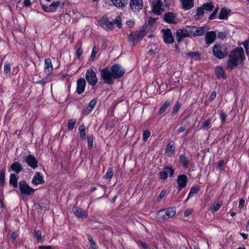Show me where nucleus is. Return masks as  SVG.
<instances>
[{
	"label": "nucleus",
	"mask_w": 249,
	"mask_h": 249,
	"mask_svg": "<svg viewBox=\"0 0 249 249\" xmlns=\"http://www.w3.org/2000/svg\"><path fill=\"white\" fill-rule=\"evenodd\" d=\"M98 52V48L96 46L93 47L92 51V53L90 56V60H93L95 58L97 53Z\"/></svg>",
	"instance_id": "de8ad7c7"
},
{
	"label": "nucleus",
	"mask_w": 249,
	"mask_h": 249,
	"mask_svg": "<svg viewBox=\"0 0 249 249\" xmlns=\"http://www.w3.org/2000/svg\"><path fill=\"white\" fill-rule=\"evenodd\" d=\"M40 3L41 4V7H42V9H43V10L45 12H48V13L49 12H53L50 5L49 6H46L44 4H43L42 3V2H40Z\"/></svg>",
	"instance_id": "603ef678"
},
{
	"label": "nucleus",
	"mask_w": 249,
	"mask_h": 249,
	"mask_svg": "<svg viewBox=\"0 0 249 249\" xmlns=\"http://www.w3.org/2000/svg\"><path fill=\"white\" fill-rule=\"evenodd\" d=\"M220 118L222 123H224L227 118V114L223 110L221 111Z\"/></svg>",
	"instance_id": "864d4df0"
},
{
	"label": "nucleus",
	"mask_w": 249,
	"mask_h": 249,
	"mask_svg": "<svg viewBox=\"0 0 249 249\" xmlns=\"http://www.w3.org/2000/svg\"><path fill=\"white\" fill-rule=\"evenodd\" d=\"M5 171L4 169L0 170V184L3 185L5 180Z\"/></svg>",
	"instance_id": "49530a36"
},
{
	"label": "nucleus",
	"mask_w": 249,
	"mask_h": 249,
	"mask_svg": "<svg viewBox=\"0 0 249 249\" xmlns=\"http://www.w3.org/2000/svg\"><path fill=\"white\" fill-rule=\"evenodd\" d=\"M228 11L227 9L222 8L218 16V18L220 19H225L227 17Z\"/></svg>",
	"instance_id": "c9c22d12"
},
{
	"label": "nucleus",
	"mask_w": 249,
	"mask_h": 249,
	"mask_svg": "<svg viewBox=\"0 0 249 249\" xmlns=\"http://www.w3.org/2000/svg\"><path fill=\"white\" fill-rule=\"evenodd\" d=\"M204 13V10L202 7H199L197 9L196 14L195 15L196 18L197 19H200L203 17Z\"/></svg>",
	"instance_id": "e433bc0d"
},
{
	"label": "nucleus",
	"mask_w": 249,
	"mask_h": 249,
	"mask_svg": "<svg viewBox=\"0 0 249 249\" xmlns=\"http://www.w3.org/2000/svg\"><path fill=\"white\" fill-rule=\"evenodd\" d=\"M152 11L157 15H160L163 11V3L161 0H154L152 1Z\"/></svg>",
	"instance_id": "6e6552de"
},
{
	"label": "nucleus",
	"mask_w": 249,
	"mask_h": 249,
	"mask_svg": "<svg viewBox=\"0 0 249 249\" xmlns=\"http://www.w3.org/2000/svg\"><path fill=\"white\" fill-rule=\"evenodd\" d=\"M163 34L164 41L167 44H172L174 42V38L170 29L162 30Z\"/></svg>",
	"instance_id": "f8f14e48"
},
{
	"label": "nucleus",
	"mask_w": 249,
	"mask_h": 249,
	"mask_svg": "<svg viewBox=\"0 0 249 249\" xmlns=\"http://www.w3.org/2000/svg\"><path fill=\"white\" fill-rule=\"evenodd\" d=\"M126 25L130 28H132L134 25V22L132 20H128L126 22Z\"/></svg>",
	"instance_id": "338daca9"
},
{
	"label": "nucleus",
	"mask_w": 249,
	"mask_h": 249,
	"mask_svg": "<svg viewBox=\"0 0 249 249\" xmlns=\"http://www.w3.org/2000/svg\"><path fill=\"white\" fill-rule=\"evenodd\" d=\"M18 237V234L16 232H12L10 238L12 239V242H14L17 239Z\"/></svg>",
	"instance_id": "13d9d810"
},
{
	"label": "nucleus",
	"mask_w": 249,
	"mask_h": 249,
	"mask_svg": "<svg viewBox=\"0 0 249 249\" xmlns=\"http://www.w3.org/2000/svg\"><path fill=\"white\" fill-rule=\"evenodd\" d=\"M97 103V99H94L90 101V102L89 103L87 108L83 110V112L85 115H89L91 111L93 110L94 107H95V105Z\"/></svg>",
	"instance_id": "4be33fe9"
},
{
	"label": "nucleus",
	"mask_w": 249,
	"mask_h": 249,
	"mask_svg": "<svg viewBox=\"0 0 249 249\" xmlns=\"http://www.w3.org/2000/svg\"><path fill=\"white\" fill-rule=\"evenodd\" d=\"M113 5L117 8L124 7L128 3V0H110Z\"/></svg>",
	"instance_id": "393cba45"
},
{
	"label": "nucleus",
	"mask_w": 249,
	"mask_h": 249,
	"mask_svg": "<svg viewBox=\"0 0 249 249\" xmlns=\"http://www.w3.org/2000/svg\"><path fill=\"white\" fill-rule=\"evenodd\" d=\"M39 249H52V247L51 246H40L38 247Z\"/></svg>",
	"instance_id": "774afa93"
},
{
	"label": "nucleus",
	"mask_w": 249,
	"mask_h": 249,
	"mask_svg": "<svg viewBox=\"0 0 249 249\" xmlns=\"http://www.w3.org/2000/svg\"><path fill=\"white\" fill-rule=\"evenodd\" d=\"M164 20L168 23H175L176 22V16L172 12H168L164 15Z\"/></svg>",
	"instance_id": "6ab92c4d"
},
{
	"label": "nucleus",
	"mask_w": 249,
	"mask_h": 249,
	"mask_svg": "<svg viewBox=\"0 0 249 249\" xmlns=\"http://www.w3.org/2000/svg\"><path fill=\"white\" fill-rule=\"evenodd\" d=\"M209 30L207 26H203L199 28L196 27L195 36H202Z\"/></svg>",
	"instance_id": "c85d7f7f"
},
{
	"label": "nucleus",
	"mask_w": 249,
	"mask_h": 249,
	"mask_svg": "<svg viewBox=\"0 0 249 249\" xmlns=\"http://www.w3.org/2000/svg\"><path fill=\"white\" fill-rule=\"evenodd\" d=\"M174 169L171 166H164L163 171L159 173L160 178L162 180H165L168 176L170 177H172L174 173Z\"/></svg>",
	"instance_id": "0eeeda50"
},
{
	"label": "nucleus",
	"mask_w": 249,
	"mask_h": 249,
	"mask_svg": "<svg viewBox=\"0 0 249 249\" xmlns=\"http://www.w3.org/2000/svg\"><path fill=\"white\" fill-rule=\"evenodd\" d=\"M149 47L150 49L148 51V53L150 55H152L153 53H155L158 49L157 47L155 44H151L149 46Z\"/></svg>",
	"instance_id": "37998d69"
},
{
	"label": "nucleus",
	"mask_w": 249,
	"mask_h": 249,
	"mask_svg": "<svg viewBox=\"0 0 249 249\" xmlns=\"http://www.w3.org/2000/svg\"><path fill=\"white\" fill-rule=\"evenodd\" d=\"M11 68V65L8 62H6L4 65V71L5 73L7 74L10 72Z\"/></svg>",
	"instance_id": "c03bdc74"
},
{
	"label": "nucleus",
	"mask_w": 249,
	"mask_h": 249,
	"mask_svg": "<svg viewBox=\"0 0 249 249\" xmlns=\"http://www.w3.org/2000/svg\"><path fill=\"white\" fill-rule=\"evenodd\" d=\"M217 11V10L216 9V10L213 11V13L210 16V17H209L210 19H213L216 18Z\"/></svg>",
	"instance_id": "69168bd1"
},
{
	"label": "nucleus",
	"mask_w": 249,
	"mask_h": 249,
	"mask_svg": "<svg viewBox=\"0 0 249 249\" xmlns=\"http://www.w3.org/2000/svg\"><path fill=\"white\" fill-rule=\"evenodd\" d=\"M10 168L17 174L19 173L22 170L21 164L18 162H15L11 165Z\"/></svg>",
	"instance_id": "bb28decb"
},
{
	"label": "nucleus",
	"mask_w": 249,
	"mask_h": 249,
	"mask_svg": "<svg viewBox=\"0 0 249 249\" xmlns=\"http://www.w3.org/2000/svg\"><path fill=\"white\" fill-rule=\"evenodd\" d=\"M72 212L74 214L78 217H86L88 215V213L86 211H84L77 207L74 206L72 208Z\"/></svg>",
	"instance_id": "412c9836"
},
{
	"label": "nucleus",
	"mask_w": 249,
	"mask_h": 249,
	"mask_svg": "<svg viewBox=\"0 0 249 249\" xmlns=\"http://www.w3.org/2000/svg\"><path fill=\"white\" fill-rule=\"evenodd\" d=\"M166 193V190H163L161 191L157 197L158 200L159 201H160L162 199V198L165 196Z\"/></svg>",
	"instance_id": "6e6d98bb"
},
{
	"label": "nucleus",
	"mask_w": 249,
	"mask_h": 249,
	"mask_svg": "<svg viewBox=\"0 0 249 249\" xmlns=\"http://www.w3.org/2000/svg\"><path fill=\"white\" fill-rule=\"evenodd\" d=\"M181 107V105L178 102H177L174 105L172 110V114L173 115H175L177 113V112L179 110Z\"/></svg>",
	"instance_id": "a19ab883"
},
{
	"label": "nucleus",
	"mask_w": 249,
	"mask_h": 249,
	"mask_svg": "<svg viewBox=\"0 0 249 249\" xmlns=\"http://www.w3.org/2000/svg\"><path fill=\"white\" fill-rule=\"evenodd\" d=\"M83 53V50L81 48H79L76 52V55L77 57L79 58L81 56V55Z\"/></svg>",
	"instance_id": "bf43d9fd"
},
{
	"label": "nucleus",
	"mask_w": 249,
	"mask_h": 249,
	"mask_svg": "<svg viewBox=\"0 0 249 249\" xmlns=\"http://www.w3.org/2000/svg\"><path fill=\"white\" fill-rule=\"evenodd\" d=\"M245 200L241 198L239 199L238 207L240 209H242L244 207L245 205Z\"/></svg>",
	"instance_id": "052dcab7"
},
{
	"label": "nucleus",
	"mask_w": 249,
	"mask_h": 249,
	"mask_svg": "<svg viewBox=\"0 0 249 249\" xmlns=\"http://www.w3.org/2000/svg\"><path fill=\"white\" fill-rule=\"evenodd\" d=\"M19 188L22 195L30 196L33 195L35 192V190L30 187L24 180L19 182Z\"/></svg>",
	"instance_id": "20e7f679"
},
{
	"label": "nucleus",
	"mask_w": 249,
	"mask_h": 249,
	"mask_svg": "<svg viewBox=\"0 0 249 249\" xmlns=\"http://www.w3.org/2000/svg\"><path fill=\"white\" fill-rule=\"evenodd\" d=\"M113 171L112 168H109L106 174H105L104 178L106 179H111L113 176Z\"/></svg>",
	"instance_id": "58836bf2"
},
{
	"label": "nucleus",
	"mask_w": 249,
	"mask_h": 249,
	"mask_svg": "<svg viewBox=\"0 0 249 249\" xmlns=\"http://www.w3.org/2000/svg\"><path fill=\"white\" fill-rule=\"evenodd\" d=\"M76 123V120L74 119H70L68 121V129L69 130H71L74 128V125Z\"/></svg>",
	"instance_id": "79ce46f5"
},
{
	"label": "nucleus",
	"mask_w": 249,
	"mask_h": 249,
	"mask_svg": "<svg viewBox=\"0 0 249 249\" xmlns=\"http://www.w3.org/2000/svg\"><path fill=\"white\" fill-rule=\"evenodd\" d=\"M179 161L184 168H187L190 163V160L187 159L186 156L182 154L179 157Z\"/></svg>",
	"instance_id": "cd10ccee"
},
{
	"label": "nucleus",
	"mask_w": 249,
	"mask_h": 249,
	"mask_svg": "<svg viewBox=\"0 0 249 249\" xmlns=\"http://www.w3.org/2000/svg\"><path fill=\"white\" fill-rule=\"evenodd\" d=\"M114 23V25L116 24L118 27L120 28L122 27V22H121V18L120 16H118L117 18L115 19V20L113 21Z\"/></svg>",
	"instance_id": "3c124183"
},
{
	"label": "nucleus",
	"mask_w": 249,
	"mask_h": 249,
	"mask_svg": "<svg viewBox=\"0 0 249 249\" xmlns=\"http://www.w3.org/2000/svg\"><path fill=\"white\" fill-rule=\"evenodd\" d=\"M182 8L185 10L191 9L194 5L193 0H181Z\"/></svg>",
	"instance_id": "5701e85b"
},
{
	"label": "nucleus",
	"mask_w": 249,
	"mask_h": 249,
	"mask_svg": "<svg viewBox=\"0 0 249 249\" xmlns=\"http://www.w3.org/2000/svg\"><path fill=\"white\" fill-rule=\"evenodd\" d=\"M101 27L106 30H112L114 27V23L113 21H110L107 17H102L99 21Z\"/></svg>",
	"instance_id": "1a4fd4ad"
},
{
	"label": "nucleus",
	"mask_w": 249,
	"mask_h": 249,
	"mask_svg": "<svg viewBox=\"0 0 249 249\" xmlns=\"http://www.w3.org/2000/svg\"><path fill=\"white\" fill-rule=\"evenodd\" d=\"M33 236L36 239V242L38 243H43L44 241V236L42 235V232L40 230H34Z\"/></svg>",
	"instance_id": "b1692460"
},
{
	"label": "nucleus",
	"mask_w": 249,
	"mask_h": 249,
	"mask_svg": "<svg viewBox=\"0 0 249 249\" xmlns=\"http://www.w3.org/2000/svg\"><path fill=\"white\" fill-rule=\"evenodd\" d=\"M193 210L191 209H188L184 212L185 217H188L192 213Z\"/></svg>",
	"instance_id": "e2e57ef3"
},
{
	"label": "nucleus",
	"mask_w": 249,
	"mask_h": 249,
	"mask_svg": "<svg viewBox=\"0 0 249 249\" xmlns=\"http://www.w3.org/2000/svg\"><path fill=\"white\" fill-rule=\"evenodd\" d=\"M176 213V208L173 207L160 210L157 213L158 216L161 218H165V216H167L168 218H173L175 215Z\"/></svg>",
	"instance_id": "39448f33"
},
{
	"label": "nucleus",
	"mask_w": 249,
	"mask_h": 249,
	"mask_svg": "<svg viewBox=\"0 0 249 249\" xmlns=\"http://www.w3.org/2000/svg\"><path fill=\"white\" fill-rule=\"evenodd\" d=\"M85 77L88 83L91 86H95L98 82L96 74L92 69H90L87 71Z\"/></svg>",
	"instance_id": "423d86ee"
},
{
	"label": "nucleus",
	"mask_w": 249,
	"mask_h": 249,
	"mask_svg": "<svg viewBox=\"0 0 249 249\" xmlns=\"http://www.w3.org/2000/svg\"><path fill=\"white\" fill-rule=\"evenodd\" d=\"M88 239L90 243V247L91 249H96L97 245L96 243L94 241L92 236L90 235H88Z\"/></svg>",
	"instance_id": "f704fd0d"
},
{
	"label": "nucleus",
	"mask_w": 249,
	"mask_h": 249,
	"mask_svg": "<svg viewBox=\"0 0 249 249\" xmlns=\"http://www.w3.org/2000/svg\"><path fill=\"white\" fill-rule=\"evenodd\" d=\"M125 73V70L118 64L113 65L110 71L106 67L100 71L101 78L105 80V83L112 85L114 83L113 79L122 77Z\"/></svg>",
	"instance_id": "f257e3e1"
},
{
	"label": "nucleus",
	"mask_w": 249,
	"mask_h": 249,
	"mask_svg": "<svg viewBox=\"0 0 249 249\" xmlns=\"http://www.w3.org/2000/svg\"><path fill=\"white\" fill-rule=\"evenodd\" d=\"M205 42L207 45H210L216 38V33L214 31L207 33L205 36Z\"/></svg>",
	"instance_id": "aec40b11"
},
{
	"label": "nucleus",
	"mask_w": 249,
	"mask_h": 249,
	"mask_svg": "<svg viewBox=\"0 0 249 249\" xmlns=\"http://www.w3.org/2000/svg\"><path fill=\"white\" fill-rule=\"evenodd\" d=\"M23 6L29 7L31 5V2L30 0H24L23 2Z\"/></svg>",
	"instance_id": "0e129e2a"
},
{
	"label": "nucleus",
	"mask_w": 249,
	"mask_h": 249,
	"mask_svg": "<svg viewBox=\"0 0 249 249\" xmlns=\"http://www.w3.org/2000/svg\"><path fill=\"white\" fill-rule=\"evenodd\" d=\"M32 182L36 185L42 184L44 182L43 176L41 175L40 172H37L35 173Z\"/></svg>",
	"instance_id": "a211bd4d"
},
{
	"label": "nucleus",
	"mask_w": 249,
	"mask_h": 249,
	"mask_svg": "<svg viewBox=\"0 0 249 249\" xmlns=\"http://www.w3.org/2000/svg\"><path fill=\"white\" fill-rule=\"evenodd\" d=\"M213 54L218 59H223L228 54L227 47L223 44H216L213 48Z\"/></svg>",
	"instance_id": "7ed1b4c3"
},
{
	"label": "nucleus",
	"mask_w": 249,
	"mask_h": 249,
	"mask_svg": "<svg viewBox=\"0 0 249 249\" xmlns=\"http://www.w3.org/2000/svg\"><path fill=\"white\" fill-rule=\"evenodd\" d=\"M202 7L206 12H211L213 10V5L212 3H206L203 4Z\"/></svg>",
	"instance_id": "473e14b6"
},
{
	"label": "nucleus",
	"mask_w": 249,
	"mask_h": 249,
	"mask_svg": "<svg viewBox=\"0 0 249 249\" xmlns=\"http://www.w3.org/2000/svg\"><path fill=\"white\" fill-rule=\"evenodd\" d=\"M215 73L218 78L226 79L225 71L221 66H218L215 68Z\"/></svg>",
	"instance_id": "a878e982"
},
{
	"label": "nucleus",
	"mask_w": 249,
	"mask_h": 249,
	"mask_svg": "<svg viewBox=\"0 0 249 249\" xmlns=\"http://www.w3.org/2000/svg\"><path fill=\"white\" fill-rule=\"evenodd\" d=\"M187 28H188L189 36L191 35H193V36H195L196 32V27L195 26H191V27L188 26Z\"/></svg>",
	"instance_id": "a18cd8bd"
},
{
	"label": "nucleus",
	"mask_w": 249,
	"mask_h": 249,
	"mask_svg": "<svg viewBox=\"0 0 249 249\" xmlns=\"http://www.w3.org/2000/svg\"><path fill=\"white\" fill-rule=\"evenodd\" d=\"M139 242L140 243L141 247L142 249H150V248L145 242L142 241H139Z\"/></svg>",
	"instance_id": "4d7b16f0"
},
{
	"label": "nucleus",
	"mask_w": 249,
	"mask_h": 249,
	"mask_svg": "<svg viewBox=\"0 0 249 249\" xmlns=\"http://www.w3.org/2000/svg\"><path fill=\"white\" fill-rule=\"evenodd\" d=\"M144 36V31L142 33H140V32H133L129 36L128 39L130 41L134 42L136 40H141Z\"/></svg>",
	"instance_id": "f3484780"
},
{
	"label": "nucleus",
	"mask_w": 249,
	"mask_h": 249,
	"mask_svg": "<svg viewBox=\"0 0 249 249\" xmlns=\"http://www.w3.org/2000/svg\"><path fill=\"white\" fill-rule=\"evenodd\" d=\"M25 161L30 167L33 169H35L37 167L38 161L33 155H30L26 157Z\"/></svg>",
	"instance_id": "dca6fc26"
},
{
	"label": "nucleus",
	"mask_w": 249,
	"mask_h": 249,
	"mask_svg": "<svg viewBox=\"0 0 249 249\" xmlns=\"http://www.w3.org/2000/svg\"><path fill=\"white\" fill-rule=\"evenodd\" d=\"M48 80V78H44L41 80L36 81V83L37 84H40V85H42V86H44L47 82H49V80Z\"/></svg>",
	"instance_id": "5fc2aeb1"
},
{
	"label": "nucleus",
	"mask_w": 249,
	"mask_h": 249,
	"mask_svg": "<svg viewBox=\"0 0 249 249\" xmlns=\"http://www.w3.org/2000/svg\"><path fill=\"white\" fill-rule=\"evenodd\" d=\"M44 71L47 76L51 75L53 73V67L50 58H47L45 60Z\"/></svg>",
	"instance_id": "4468645a"
},
{
	"label": "nucleus",
	"mask_w": 249,
	"mask_h": 249,
	"mask_svg": "<svg viewBox=\"0 0 249 249\" xmlns=\"http://www.w3.org/2000/svg\"><path fill=\"white\" fill-rule=\"evenodd\" d=\"M187 55L191 58H194L196 56H198V54L197 53L195 52H190L187 53Z\"/></svg>",
	"instance_id": "680f3d73"
},
{
	"label": "nucleus",
	"mask_w": 249,
	"mask_h": 249,
	"mask_svg": "<svg viewBox=\"0 0 249 249\" xmlns=\"http://www.w3.org/2000/svg\"><path fill=\"white\" fill-rule=\"evenodd\" d=\"M52 12L55 11L59 7L62 8L64 4L59 1H53L50 4Z\"/></svg>",
	"instance_id": "2f4dec72"
},
{
	"label": "nucleus",
	"mask_w": 249,
	"mask_h": 249,
	"mask_svg": "<svg viewBox=\"0 0 249 249\" xmlns=\"http://www.w3.org/2000/svg\"><path fill=\"white\" fill-rule=\"evenodd\" d=\"M170 101L169 100H167L163 106H162L160 108L159 110L158 113L160 114H161L163 113L165 110L167 109V108L170 106Z\"/></svg>",
	"instance_id": "72a5a7b5"
},
{
	"label": "nucleus",
	"mask_w": 249,
	"mask_h": 249,
	"mask_svg": "<svg viewBox=\"0 0 249 249\" xmlns=\"http://www.w3.org/2000/svg\"><path fill=\"white\" fill-rule=\"evenodd\" d=\"M9 183L14 187L18 186V178L14 174H11L10 177Z\"/></svg>",
	"instance_id": "7c9ffc66"
},
{
	"label": "nucleus",
	"mask_w": 249,
	"mask_h": 249,
	"mask_svg": "<svg viewBox=\"0 0 249 249\" xmlns=\"http://www.w3.org/2000/svg\"><path fill=\"white\" fill-rule=\"evenodd\" d=\"M200 186L198 185H196L192 187L190 191V192L188 194L187 198L186 199V201L191 197H192L194 195L196 194L200 190Z\"/></svg>",
	"instance_id": "c756f323"
},
{
	"label": "nucleus",
	"mask_w": 249,
	"mask_h": 249,
	"mask_svg": "<svg viewBox=\"0 0 249 249\" xmlns=\"http://www.w3.org/2000/svg\"><path fill=\"white\" fill-rule=\"evenodd\" d=\"M93 136L92 135L88 137V144L89 148L91 149L93 147Z\"/></svg>",
	"instance_id": "09e8293b"
},
{
	"label": "nucleus",
	"mask_w": 249,
	"mask_h": 249,
	"mask_svg": "<svg viewBox=\"0 0 249 249\" xmlns=\"http://www.w3.org/2000/svg\"><path fill=\"white\" fill-rule=\"evenodd\" d=\"M188 182L187 176L184 174L179 175L177 179L178 185V192L181 190L182 188L186 187Z\"/></svg>",
	"instance_id": "9d476101"
},
{
	"label": "nucleus",
	"mask_w": 249,
	"mask_h": 249,
	"mask_svg": "<svg viewBox=\"0 0 249 249\" xmlns=\"http://www.w3.org/2000/svg\"><path fill=\"white\" fill-rule=\"evenodd\" d=\"M143 4L142 0H131L130 6L132 11H137L141 10L143 8Z\"/></svg>",
	"instance_id": "ddd939ff"
},
{
	"label": "nucleus",
	"mask_w": 249,
	"mask_h": 249,
	"mask_svg": "<svg viewBox=\"0 0 249 249\" xmlns=\"http://www.w3.org/2000/svg\"><path fill=\"white\" fill-rule=\"evenodd\" d=\"M174 150H175V146L173 144H171V142H169L167 144V145L165 148V152L166 153L172 154V153L173 152V151H174Z\"/></svg>",
	"instance_id": "4c0bfd02"
},
{
	"label": "nucleus",
	"mask_w": 249,
	"mask_h": 249,
	"mask_svg": "<svg viewBox=\"0 0 249 249\" xmlns=\"http://www.w3.org/2000/svg\"><path fill=\"white\" fill-rule=\"evenodd\" d=\"M222 205V203L221 201L214 203L212 208V211L213 212L217 211L220 208Z\"/></svg>",
	"instance_id": "ea45409f"
},
{
	"label": "nucleus",
	"mask_w": 249,
	"mask_h": 249,
	"mask_svg": "<svg viewBox=\"0 0 249 249\" xmlns=\"http://www.w3.org/2000/svg\"><path fill=\"white\" fill-rule=\"evenodd\" d=\"M189 36L187 27L184 29H178L177 31L176 39L178 42H181L183 38Z\"/></svg>",
	"instance_id": "9b49d317"
},
{
	"label": "nucleus",
	"mask_w": 249,
	"mask_h": 249,
	"mask_svg": "<svg viewBox=\"0 0 249 249\" xmlns=\"http://www.w3.org/2000/svg\"><path fill=\"white\" fill-rule=\"evenodd\" d=\"M86 84V80L83 78L77 80L76 92L78 94L82 93L85 91Z\"/></svg>",
	"instance_id": "2eb2a0df"
},
{
	"label": "nucleus",
	"mask_w": 249,
	"mask_h": 249,
	"mask_svg": "<svg viewBox=\"0 0 249 249\" xmlns=\"http://www.w3.org/2000/svg\"><path fill=\"white\" fill-rule=\"evenodd\" d=\"M245 59L244 50L242 47L236 48L231 51L228 56L226 69L230 71L241 64Z\"/></svg>",
	"instance_id": "f03ea898"
},
{
	"label": "nucleus",
	"mask_w": 249,
	"mask_h": 249,
	"mask_svg": "<svg viewBox=\"0 0 249 249\" xmlns=\"http://www.w3.org/2000/svg\"><path fill=\"white\" fill-rule=\"evenodd\" d=\"M151 134L149 130H145L143 132L142 134V140L144 142H146L147 139L150 137Z\"/></svg>",
	"instance_id": "8fccbe9b"
}]
</instances>
